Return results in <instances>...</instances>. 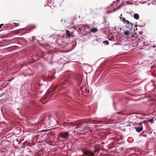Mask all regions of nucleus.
I'll use <instances>...</instances> for the list:
<instances>
[{"instance_id": "cd10ccee", "label": "nucleus", "mask_w": 156, "mask_h": 156, "mask_svg": "<svg viewBox=\"0 0 156 156\" xmlns=\"http://www.w3.org/2000/svg\"><path fill=\"white\" fill-rule=\"evenodd\" d=\"M156 47V46H155V45H153V46H152V47H153V48H155V47Z\"/></svg>"}, {"instance_id": "dca6fc26", "label": "nucleus", "mask_w": 156, "mask_h": 156, "mask_svg": "<svg viewBox=\"0 0 156 156\" xmlns=\"http://www.w3.org/2000/svg\"><path fill=\"white\" fill-rule=\"evenodd\" d=\"M103 43L105 44L106 45H108L109 44V42L108 41H104L103 42Z\"/></svg>"}, {"instance_id": "6ab92c4d", "label": "nucleus", "mask_w": 156, "mask_h": 156, "mask_svg": "<svg viewBox=\"0 0 156 156\" xmlns=\"http://www.w3.org/2000/svg\"><path fill=\"white\" fill-rule=\"evenodd\" d=\"M14 32H14V34H17L19 33V31H18V30H16Z\"/></svg>"}, {"instance_id": "a211bd4d", "label": "nucleus", "mask_w": 156, "mask_h": 156, "mask_svg": "<svg viewBox=\"0 0 156 156\" xmlns=\"http://www.w3.org/2000/svg\"><path fill=\"white\" fill-rule=\"evenodd\" d=\"M148 122H151V123L152 124L154 123V121L153 119L152 118L151 119H150V120H149L148 121Z\"/></svg>"}, {"instance_id": "f8f14e48", "label": "nucleus", "mask_w": 156, "mask_h": 156, "mask_svg": "<svg viewBox=\"0 0 156 156\" xmlns=\"http://www.w3.org/2000/svg\"><path fill=\"white\" fill-rule=\"evenodd\" d=\"M63 84H64V83H60L58 84L57 85H56L55 87V88L54 89L53 91L55 90V89L57 87H58L59 86H60L62 85Z\"/></svg>"}, {"instance_id": "f03ea898", "label": "nucleus", "mask_w": 156, "mask_h": 156, "mask_svg": "<svg viewBox=\"0 0 156 156\" xmlns=\"http://www.w3.org/2000/svg\"><path fill=\"white\" fill-rule=\"evenodd\" d=\"M83 154L84 156H94V152H91L90 151L85 150H83Z\"/></svg>"}, {"instance_id": "4468645a", "label": "nucleus", "mask_w": 156, "mask_h": 156, "mask_svg": "<svg viewBox=\"0 0 156 156\" xmlns=\"http://www.w3.org/2000/svg\"><path fill=\"white\" fill-rule=\"evenodd\" d=\"M120 19L121 21H123L124 23H125V22H126V21L127 20H126L125 18H122V17H120Z\"/></svg>"}, {"instance_id": "4be33fe9", "label": "nucleus", "mask_w": 156, "mask_h": 156, "mask_svg": "<svg viewBox=\"0 0 156 156\" xmlns=\"http://www.w3.org/2000/svg\"><path fill=\"white\" fill-rule=\"evenodd\" d=\"M87 145L89 147L91 146V143H89L87 144Z\"/></svg>"}, {"instance_id": "5701e85b", "label": "nucleus", "mask_w": 156, "mask_h": 156, "mask_svg": "<svg viewBox=\"0 0 156 156\" xmlns=\"http://www.w3.org/2000/svg\"><path fill=\"white\" fill-rule=\"evenodd\" d=\"M35 27H35V26H31V30H32V29H33V28H35Z\"/></svg>"}, {"instance_id": "6e6552de", "label": "nucleus", "mask_w": 156, "mask_h": 156, "mask_svg": "<svg viewBox=\"0 0 156 156\" xmlns=\"http://www.w3.org/2000/svg\"><path fill=\"white\" fill-rule=\"evenodd\" d=\"M66 35L68 37H73L72 34H70L69 31L68 30H66Z\"/></svg>"}, {"instance_id": "aec40b11", "label": "nucleus", "mask_w": 156, "mask_h": 156, "mask_svg": "<svg viewBox=\"0 0 156 156\" xmlns=\"http://www.w3.org/2000/svg\"><path fill=\"white\" fill-rule=\"evenodd\" d=\"M2 26H3V27H4V28H5V26H4V24H0V28H1V27H2Z\"/></svg>"}, {"instance_id": "72a5a7b5", "label": "nucleus", "mask_w": 156, "mask_h": 156, "mask_svg": "<svg viewBox=\"0 0 156 156\" xmlns=\"http://www.w3.org/2000/svg\"><path fill=\"white\" fill-rule=\"evenodd\" d=\"M27 141H26L25 142H24V143H27Z\"/></svg>"}, {"instance_id": "c85d7f7f", "label": "nucleus", "mask_w": 156, "mask_h": 156, "mask_svg": "<svg viewBox=\"0 0 156 156\" xmlns=\"http://www.w3.org/2000/svg\"><path fill=\"white\" fill-rule=\"evenodd\" d=\"M120 0H116V1L117 2H119Z\"/></svg>"}, {"instance_id": "2f4dec72", "label": "nucleus", "mask_w": 156, "mask_h": 156, "mask_svg": "<svg viewBox=\"0 0 156 156\" xmlns=\"http://www.w3.org/2000/svg\"><path fill=\"white\" fill-rule=\"evenodd\" d=\"M130 117H133V116H131Z\"/></svg>"}, {"instance_id": "7ed1b4c3", "label": "nucleus", "mask_w": 156, "mask_h": 156, "mask_svg": "<svg viewBox=\"0 0 156 156\" xmlns=\"http://www.w3.org/2000/svg\"><path fill=\"white\" fill-rule=\"evenodd\" d=\"M69 133L68 132H62L59 133V136L64 139H67L69 136Z\"/></svg>"}, {"instance_id": "f3484780", "label": "nucleus", "mask_w": 156, "mask_h": 156, "mask_svg": "<svg viewBox=\"0 0 156 156\" xmlns=\"http://www.w3.org/2000/svg\"><path fill=\"white\" fill-rule=\"evenodd\" d=\"M6 41V40L3 39L2 38L0 39V43H4V42Z\"/></svg>"}, {"instance_id": "7c9ffc66", "label": "nucleus", "mask_w": 156, "mask_h": 156, "mask_svg": "<svg viewBox=\"0 0 156 156\" xmlns=\"http://www.w3.org/2000/svg\"><path fill=\"white\" fill-rule=\"evenodd\" d=\"M154 2H156V0H154Z\"/></svg>"}, {"instance_id": "39448f33", "label": "nucleus", "mask_w": 156, "mask_h": 156, "mask_svg": "<svg viewBox=\"0 0 156 156\" xmlns=\"http://www.w3.org/2000/svg\"><path fill=\"white\" fill-rule=\"evenodd\" d=\"M135 129L137 132L139 133L143 130V128L142 126L141 125V124H140L139 126L135 127Z\"/></svg>"}, {"instance_id": "2eb2a0df", "label": "nucleus", "mask_w": 156, "mask_h": 156, "mask_svg": "<svg viewBox=\"0 0 156 156\" xmlns=\"http://www.w3.org/2000/svg\"><path fill=\"white\" fill-rule=\"evenodd\" d=\"M124 34L125 35H128L129 37V34L130 33H129V32L128 31H125L124 32Z\"/></svg>"}, {"instance_id": "9d476101", "label": "nucleus", "mask_w": 156, "mask_h": 156, "mask_svg": "<svg viewBox=\"0 0 156 156\" xmlns=\"http://www.w3.org/2000/svg\"><path fill=\"white\" fill-rule=\"evenodd\" d=\"M133 16L134 18L136 20H138L139 18V15L137 13L134 14Z\"/></svg>"}, {"instance_id": "f704fd0d", "label": "nucleus", "mask_w": 156, "mask_h": 156, "mask_svg": "<svg viewBox=\"0 0 156 156\" xmlns=\"http://www.w3.org/2000/svg\"><path fill=\"white\" fill-rule=\"evenodd\" d=\"M123 149V147L121 148V149H122H122Z\"/></svg>"}, {"instance_id": "393cba45", "label": "nucleus", "mask_w": 156, "mask_h": 156, "mask_svg": "<svg viewBox=\"0 0 156 156\" xmlns=\"http://www.w3.org/2000/svg\"><path fill=\"white\" fill-rule=\"evenodd\" d=\"M19 25V23L17 24V23H16L15 25H15V26L16 27H17V26H18V25Z\"/></svg>"}, {"instance_id": "412c9836", "label": "nucleus", "mask_w": 156, "mask_h": 156, "mask_svg": "<svg viewBox=\"0 0 156 156\" xmlns=\"http://www.w3.org/2000/svg\"><path fill=\"white\" fill-rule=\"evenodd\" d=\"M130 23V22L128 20H127L126 21V22L125 23V24L126 25H127L129 23Z\"/></svg>"}, {"instance_id": "c9c22d12", "label": "nucleus", "mask_w": 156, "mask_h": 156, "mask_svg": "<svg viewBox=\"0 0 156 156\" xmlns=\"http://www.w3.org/2000/svg\"><path fill=\"white\" fill-rule=\"evenodd\" d=\"M115 1H114V2H113V3H115Z\"/></svg>"}, {"instance_id": "ddd939ff", "label": "nucleus", "mask_w": 156, "mask_h": 156, "mask_svg": "<svg viewBox=\"0 0 156 156\" xmlns=\"http://www.w3.org/2000/svg\"><path fill=\"white\" fill-rule=\"evenodd\" d=\"M48 79H49V80L50 81H51V79L53 78H54V79H55V77H54V76H48Z\"/></svg>"}, {"instance_id": "1a4fd4ad", "label": "nucleus", "mask_w": 156, "mask_h": 156, "mask_svg": "<svg viewBox=\"0 0 156 156\" xmlns=\"http://www.w3.org/2000/svg\"><path fill=\"white\" fill-rule=\"evenodd\" d=\"M138 36L137 34L136 33H130L129 34V37H136Z\"/></svg>"}, {"instance_id": "b1692460", "label": "nucleus", "mask_w": 156, "mask_h": 156, "mask_svg": "<svg viewBox=\"0 0 156 156\" xmlns=\"http://www.w3.org/2000/svg\"><path fill=\"white\" fill-rule=\"evenodd\" d=\"M85 127L86 128L87 127H90L89 126V125H86L85 126Z\"/></svg>"}, {"instance_id": "20e7f679", "label": "nucleus", "mask_w": 156, "mask_h": 156, "mask_svg": "<svg viewBox=\"0 0 156 156\" xmlns=\"http://www.w3.org/2000/svg\"><path fill=\"white\" fill-rule=\"evenodd\" d=\"M81 88V91L82 92L85 93L87 94L89 93V91L87 89V87L86 86H84L82 87Z\"/></svg>"}, {"instance_id": "4c0bfd02", "label": "nucleus", "mask_w": 156, "mask_h": 156, "mask_svg": "<svg viewBox=\"0 0 156 156\" xmlns=\"http://www.w3.org/2000/svg\"><path fill=\"white\" fill-rule=\"evenodd\" d=\"M155 120H156V118L155 119Z\"/></svg>"}, {"instance_id": "bb28decb", "label": "nucleus", "mask_w": 156, "mask_h": 156, "mask_svg": "<svg viewBox=\"0 0 156 156\" xmlns=\"http://www.w3.org/2000/svg\"><path fill=\"white\" fill-rule=\"evenodd\" d=\"M131 114H131V113H128V116H129V115H131Z\"/></svg>"}, {"instance_id": "423d86ee", "label": "nucleus", "mask_w": 156, "mask_h": 156, "mask_svg": "<svg viewBox=\"0 0 156 156\" xmlns=\"http://www.w3.org/2000/svg\"><path fill=\"white\" fill-rule=\"evenodd\" d=\"M94 147L95 149V150L94 152V153H96L98 152L100 150L99 146L98 145H95L94 146Z\"/></svg>"}, {"instance_id": "c756f323", "label": "nucleus", "mask_w": 156, "mask_h": 156, "mask_svg": "<svg viewBox=\"0 0 156 156\" xmlns=\"http://www.w3.org/2000/svg\"><path fill=\"white\" fill-rule=\"evenodd\" d=\"M86 27H89V26H87V25H86Z\"/></svg>"}, {"instance_id": "9b49d317", "label": "nucleus", "mask_w": 156, "mask_h": 156, "mask_svg": "<svg viewBox=\"0 0 156 156\" xmlns=\"http://www.w3.org/2000/svg\"><path fill=\"white\" fill-rule=\"evenodd\" d=\"M97 31H98L97 29V28H93L90 30V31L91 32H93V33L96 32Z\"/></svg>"}, {"instance_id": "f257e3e1", "label": "nucleus", "mask_w": 156, "mask_h": 156, "mask_svg": "<svg viewBox=\"0 0 156 156\" xmlns=\"http://www.w3.org/2000/svg\"><path fill=\"white\" fill-rule=\"evenodd\" d=\"M83 124L82 122L80 121H76L75 122H71L69 123L70 126H72L75 127V128H80L82 125Z\"/></svg>"}, {"instance_id": "a878e982", "label": "nucleus", "mask_w": 156, "mask_h": 156, "mask_svg": "<svg viewBox=\"0 0 156 156\" xmlns=\"http://www.w3.org/2000/svg\"><path fill=\"white\" fill-rule=\"evenodd\" d=\"M14 79V78L13 77L11 79L9 80H8V81L10 82V81H11L12 80H13Z\"/></svg>"}, {"instance_id": "e433bc0d", "label": "nucleus", "mask_w": 156, "mask_h": 156, "mask_svg": "<svg viewBox=\"0 0 156 156\" xmlns=\"http://www.w3.org/2000/svg\"><path fill=\"white\" fill-rule=\"evenodd\" d=\"M121 113V112H120L119 113Z\"/></svg>"}, {"instance_id": "0eeeda50", "label": "nucleus", "mask_w": 156, "mask_h": 156, "mask_svg": "<svg viewBox=\"0 0 156 156\" xmlns=\"http://www.w3.org/2000/svg\"><path fill=\"white\" fill-rule=\"evenodd\" d=\"M133 26V24L131 22H130L126 25V27L129 29H131Z\"/></svg>"}, {"instance_id": "473e14b6", "label": "nucleus", "mask_w": 156, "mask_h": 156, "mask_svg": "<svg viewBox=\"0 0 156 156\" xmlns=\"http://www.w3.org/2000/svg\"><path fill=\"white\" fill-rule=\"evenodd\" d=\"M47 130H44V131H46Z\"/></svg>"}]
</instances>
